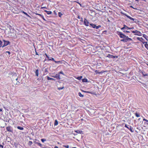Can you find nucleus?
Instances as JSON below:
<instances>
[{
  "label": "nucleus",
  "instance_id": "nucleus-54",
  "mask_svg": "<svg viewBox=\"0 0 148 148\" xmlns=\"http://www.w3.org/2000/svg\"><path fill=\"white\" fill-rule=\"evenodd\" d=\"M77 18L79 19H80V16L79 15L78 16Z\"/></svg>",
  "mask_w": 148,
  "mask_h": 148
},
{
  "label": "nucleus",
  "instance_id": "nucleus-4",
  "mask_svg": "<svg viewBox=\"0 0 148 148\" xmlns=\"http://www.w3.org/2000/svg\"><path fill=\"white\" fill-rule=\"evenodd\" d=\"M3 41L4 42V44L2 45V47H3L6 46L10 43V42L8 41H6L4 40H3Z\"/></svg>",
  "mask_w": 148,
  "mask_h": 148
},
{
  "label": "nucleus",
  "instance_id": "nucleus-10",
  "mask_svg": "<svg viewBox=\"0 0 148 148\" xmlns=\"http://www.w3.org/2000/svg\"><path fill=\"white\" fill-rule=\"evenodd\" d=\"M122 14H124V15H125L126 16H127V18H128L134 21V18L131 17L130 16L127 15L126 14L124 13H122Z\"/></svg>",
  "mask_w": 148,
  "mask_h": 148
},
{
  "label": "nucleus",
  "instance_id": "nucleus-58",
  "mask_svg": "<svg viewBox=\"0 0 148 148\" xmlns=\"http://www.w3.org/2000/svg\"><path fill=\"white\" fill-rule=\"evenodd\" d=\"M54 148H58V147L57 146H55L54 147Z\"/></svg>",
  "mask_w": 148,
  "mask_h": 148
},
{
  "label": "nucleus",
  "instance_id": "nucleus-31",
  "mask_svg": "<svg viewBox=\"0 0 148 148\" xmlns=\"http://www.w3.org/2000/svg\"><path fill=\"white\" fill-rule=\"evenodd\" d=\"M62 14H63L61 12H59L58 13L59 16L60 17H61V16L62 15Z\"/></svg>",
  "mask_w": 148,
  "mask_h": 148
},
{
  "label": "nucleus",
  "instance_id": "nucleus-44",
  "mask_svg": "<svg viewBox=\"0 0 148 148\" xmlns=\"http://www.w3.org/2000/svg\"><path fill=\"white\" fill-rule=\"evenodd\" d=\"M134 27H130L129 29H134Z\"/></svg>",
  "mask_w": 148,
  "mask_h": 148
},
{
  "label": "nucleus",
  "instance_id": "nucleus-14",
  "mask_svg": "<svg viewBox=\"0 0 148 148\" xmlns=\"http://www.w3.org/2000/svg\"><path fill=\"white\" fill-rule=\"evenodd\" d=\"M101 27V26L100 25H99L98 26L96 25L95 29H97L96 31L97 32H99V28Z\"/></svg>",
  "mask_w": 148,
  "mask_h": 148
},
{
  "label": "nucleus",
  "instance_id": "nucleus-16",
  "mask_svg": "<svg viewBox=\"0 0 148 148\" xmlns=\"http://www.w3.org/2000/svg\"><path fill=\"white\" fill-rule=\"evenodd\" d=\"M47 79L48 80H52L54 81H55L56 80L55 79L53 78H50V77H49L48 76H47Z\"/></svg>",
  "mask_w": 148,
  "mask_h": 148
},
{
  "label": "nucleus",
  "instance_id": "nucleus-41",
  "mask_svg": "<svg viewBox=\"0 0 148 148\" xmlns=\"http://www.w3.org/2000/svg\"><path fill=\"white\" fill-rule=\"evenodd\" d=\"M125 27L124 26V25H123V27H122L121 28V29L122 30H124V29H125Z\"/></svg>",
  "mask_w": 148,
  "mask_h": 148
},
{
  "label": "nucleus",
  "instance_id": "nucleus-38",
  "mask_svg": "<svg viewBox=\"0 0 148 148\" xmlns=\"http://www.w3.org/2000/svg\"><path fill=\"white\" fill-rule=\"evenodd\" d=\"M64 87H59V88H58V89L59 90H61L63 89H64Z\"/></svg>",
  "mask_w": 148,
  "mask_h": 148
},
{
  "label": "nucleus",
  "instance_id": "nucleus-34",
  "mask_svg": "<svg viewBox=\"0 0 148 148\" xmlns=\"http://www.w3.org/2000/svg\"><path fill=\"white\" fill-rule=\"evenodd\" d=\"M44 72L45 73H48V69H45V70Z\"/></svg>",
  "mask_w": 148,
  "mask_h": 148
},
{
  "label": "nucleus",
  "instance_id": "nucleus-1",
  "mask_svg": "<svg viewBox=\"0 0 148 148\" xmlns=\"http://www.w3.org/2000/svg\"><path fill=\"white\" fill-rule=\"evenodd\" d=\"M117 34L120 38H123L120 40L121 41L127 42L128 41H132V38H129L128 36L123 34L121 32L118 31L117 32Z\"/></svg>",
  "mask_w": 148,
  "mask_h": 148
},
{
  "label": "nucleus",
  "instance_id": "nucleus-43",
  "mask_svg": "<svg viewBox=\"0 0 148 148\" xmlns=\"http://www.w3.org/2000/svg\"><path fill=\"white\" fill-rule=\"evenodd\" d=\"M95 72L96 74L100 73L98 72V71L97 70L95 71Z\"/></svg>",
  "mask_w": 148,
  "mask_h": 148
},
{
  "label": "nucleus",
  "instance_id": "nucleus-56",
  "mask_svg": "<svg viewBox=\"0 0 148 148\" xmlns=\"http://www.w3.org/2000/svg\"><path fill=\"white\" fill-rule=\"evenodd\" d=\"M2 110V109L0 108V112H1Z\"/></svg>",
  "mask_w": 148,
  "mask_h": 148
},
{
  "label": "nucleus",
  "instance_id": "nucleus-48",
  "mask_svg": "<svg viewBox=\"0 0 148 148\" xmlns=\"http://www.w3.org/2000/svg\"><path fill=\"white\" fill-rule=\"evenodd\" d=\"M141 73H142V74L143 75V74H145V72H142V71L141 72Z\"/></svg>",
  "mask_w": 148,
  "mask_h": 148
},
{
  "label": "nucleus",
  "instance_id": "nucleus-2",
  "mask_svg": "<svg viewBox=\"0 0 148 148\" xmlns=\"http://www.w3.org/2000/svg\"><path fill=\"white\" fill-rule=\"evenodd\" d=\"M45 55L46 56V57L48 59V60H51L54 61L56 63H61V61H56L53 58H51V59H49V57L47 55L46 53L45 54Z\"/></svg>",
  "mask_w": 148,
  "mask_h": 148
},
{
  "label": "nucleus",
  "instance_id": "nucleus-60",
  "mask_svg": "<svg viewBox=\"0 0 148 148\" xmlns=\"http://www.w3.org/2000/svg\"><path fill=\"white\" fill-rule=\"evenodd\" d=\"M42 9H43V8H46V7H42L41 8Z\"/></svg>",
  "mask_w": 148,
  "mask_h": 148
},
{
  "label": "nucleus",
  "instance_id": "nucleus-5",
  "mask_svg": "<svg viewBox=\"0 0 148 148\" xmlns=\"http://www.w3.org/2000/svg\"><path fill=\"white\" fill-rule=\"evenodd\" d=\"M90 23L89 21L86 18H84V25L86 26H88L90 25Z\"/></svg>",
  "mask_w": 148,
  "mask_h": 148
},
{
  "label": "nucleus",
  "instance_id": "nucleus-30",
  "mask_svg": "<svg viewBox=\"0 0 148 148\" xmlns=\"http://www.w3.org/2000/svg\"><path fill=\"white\" fill-rule=\"evenodd\" d=\"M145 47L148 50V44L147 43H145Z\"/></svg>",
  "mask_w": 148,
  "mask_h": 148
},
{
  "label": "nucleus",
  "instance_id": "nucleus-22",
  "mask_svg": "<svg viewBox=\"0 0 148 148\" xmlns=\"http://www.w3.org/2000/svg\"><path fill=\"white\" fill-rule=\"evenodd\" d=\"M22 12L23 13V14H25V15H26L27 16L30 17V16L26 12H25L24 11H22Z\"/></svg>",
  "mask_w": 148,
  "mask_h": 148
},
{
  "label": "nucleus",
  "instance_id": "nucleus-53",
  "mask_svg": "<svg viewBox=\"0 0 148 148\" xmlns=\"http://www.w3.org/2000/svg\"><path fill=\"white\" fill-rule=\"evenodd\" d=\"M6 53H8V54L9 55L11 53L10 52V51H6Z\"/></svg>",
  "mask_w": 148,
  "mask_h": 148
},
{
  "label": "nucleus",
  "instance_id": "nucleus-62",
  "mask_svg": "<svg viewBox=\"0 0 148 148\" xmlns=\"http://www.w3.org/2000/svg\"><path fill=\"white\" fill-rule=\"evenodd\" d=\"M136 1H139L140 0H135Z\"/></svg>",
  "mask_w": 148,
  "mask_h": 148
},
{
  "label": "nucleus",
  "instance_id": "nucleus-33",
  "mask_svg": "<svg viewBox=\"0 0 148 148\" xmlns=\"http://www.w3.org/2000/svg\"><path fill=\"white\" fill-rule=\"evenodd\" d=\"M58 74H59V75L60 74H62L63 75H64V74L63 71H60L59 73H58Z\"/></svg>",
  "mask_w": 148,
  "mask_h": 148
},
{
  "label": "nucleus",
  "instance_id": "nucleus-36",
  "mask_svg": "<svg viewBox=\"0 0 148 148\" xmlns=\"http://www.w3.org/2000/svg\"><path fill=\"white\" fill-rule=\"evenodd\" d=\"M2 42L0 40V47H2Z\"/></svg>",
  "mask_w": 148,
  "mask_h": 148
},
{
  "label": "nucleus",
  "instance_id": "nucleus-40",
  "mask_svg": "<svg viewBox=\"0 0 148 148\" xmlns=\"http://www.w3.org/2000/svg\"><path fill=\"white\" fill-rule=\"evenodd\" d=\"M143 76L144 77L148 76V74L145 73V74H143Z\"/></svg>",
  "mask_w": 148,
  "mask_h": 148
},
{
  "label": "nucleus",
  "instance_id": "nucleus-11",
  "mask_svg": "<svg viewBox=\"0 0 148 148\" xmlns=\"http://www.w3.org/2000/svg\"><path fill=\"white\" fill-rule=\"evenodd\" d=\"M143 121H145V122L144 123V125H148V120L147 119L144 118L143 119Z\"/></svg>",
  "mask_w": 148,
  "mask_h": 148
},
{
  "label": "nucleus",
  "instance_id": "nucleus-61",
  "mask_svg": "<svg viewBox=\"0 0 148 148\" xmlns=\"http://www.w3.org/2000/svg\"><path fill=\"white\" fill-rule=\"evenodd\" d=\"M18 77H17V78L16 79V81H17V80H18Z\"/></svg>",
  "mask_w": 148,
  "mask_h": 148
},
{
  "label": "nucleus",
  "instance_id": "nucleus-55",
  "mask_svg": "<svg viewBox=\"0 0 148 148\" xmlns=\"http://www.w3.org/2000/svg\"><path fill=\"white\" fill-rule=\"evenodd\" d=\"M130 31H126V32H127V33H130Z\"/></svg>",
  "mask_w": 148,
  "mask_h": 148
},
{
  "label": "nucleus",
  "instance_id": "nucleus-27",
  "mask_svg": "<svg viewBox=\"0 0 148 148\" xmlns=\"http://www.w3.org/2000/svg\"><path fill=\"white\" fill-rule=\"evenodd\" d=\"M124 26L125 27V29H129L130 27H128L127 25H124Z\"/></svg>",
  "mask_w": 148,
  "mask_h": 148
},
{
  "label": "nucleus",
  "instance_id": "nucleus-19",
  "mask_svg": "<svg viewBox=\"0 0 148 148\" xmlns=\"http://www.w3.org/2000/svg\"><path fill=\"white\" fill-rule=\"evenodd\" d=\"M82 81L83 82H88L87 80V79H86V78H84L83 79H82Z\"/></svg>",
  "mask_w": 148,
  "mask_h": 148
},
{
  "label": "nucleus",
  "instance_id": "nucleus-6",
  "mask_svg": "<svg viewBox=\"0 0 148 148\" xmlns=\"http://www.w3.org/2000/svg\"><path fill=\"white\" fill-rule=\"evenodd\" d=\"M125 127L130 130L131 132H134V130H133V128L131 126H129V127H128L126 124H125Z\"/></svg>",
  "mask_w": 148,
  "mask_h": 148
},
{
  "label": "nucleus",
  "instance_id": "nucleus-25",
  "mask_svg": "<svg viewBox=\"0 0 148 148\" xmlns=\"http://www.w3.org/2000/svg\"><path fill=\"white\" fill-rule=\"evenodd\" d=\"M135 114L137 117H139L140 116V114L139 113H138L137 112H136L135 113Z\"/></svg>",
  "mask_w": 148,
  "mask_h": 148
},
{
  "label": "nucleus",
  "instance_id": "nucleus-52",
  "mask_svg": "<svg viewBox=\"0 0 148 148\" xmlns=\"http://www.w3.org/2000/svg\"><path fill=\"white\" fill-rule=\"evenodd\" d=\"M144 24L145 25H147V26H148V23H145V22H144Z\"/></svg>",
  "mask_w": 148,
  "mask_h": 148
},
{
  "label": "nucleus",
  "instance_id": "nucleus-13",
  "mask_svg": "<svg viewBox=\"0 0 148 148\" xmlns=\"http://www.w3.org/2000/svg\"><path fill=\"white\" fill-rule=\"evenodd\" d=\"M90 27H92L94 29L95 28V27L96 25L95 24L92 23H90Z\"/></svg>",
  "mask_w": 148,
  "mask_h": 148
},
{
  "label": "nucleus",
  "instance_id": "nucleus-59",
  "mask_svg": "<svg viewBox=\"0 0 148 148\" xmlns=\"http://www.w3.org/2000/svg\"><path fill=\"white\" fill-rule=\"evenodd\" d=\"M127 31L126 30H124L123 31L124 32H126V31Z\"/></svg>",
  "mask_w": 148,
  "mask_h": 148
},
{
  "label": "nucleus",
  "instance_id": "nucleus-63",
  "mask_svg": "<svg viewBox=\"0 0 148 148\" xmlns=\"http://www.w3.org/2000/svg\"><path fill=\"white\" fill-rule=\"evenodd\" d=\"M43 148H47V147H42Z\"/></svg>",
  "mask_w": 148,
  "mask_h": 148
},
{
  "label": "nucleus",
  "instance_id": "nucleus-20",
  "mask_svg": "<svg viewBox=\"0 0 148 148\" xmlns=\"http://www.w3.org/2000/svg\"><path fill=\"white\" fill-rule=\"evenodd\" d=\"M44 11L45 12L48 14H51L52 13L51 11H49L46 10H45Z\"/></svg>",
  "mask_w": 148,
  "mask_h": 148
},
{
  "label": "nucleus",
  "instance_id": "nucleus-64",
  "mask_svg": "<svg viewBox=\"0 0 148 148\" xmlns=\"http://www.w3.org/2000/svg\"><path fill=\"white\" fill-rule=\"evenodd\" d=\"M72 148H77L76 147H73Z\"/></svg>",
  "mask_w": 148,
  "mask_h": 148
},
{
  "label": "nucleus",
  "instance_id": "nucleus-49",
  "mask_svg": "<svg viewBox=\"0 0 148 148\" xmlns=\"http://www.w3.org/2000/svg\"><path fill=\"white\" fill-rule=\"evenodd\" d=\"M130 8H132L133 9H136L135 8H134L133 6H132V5H130Z\"/></svg>",
  "mask_w": 148,
  "mask_h": 148
},
{
  "label": "nucleus",
  "instance_id": "nucleus-9",
  "mask_svg": "<svg viewBox=\"0 0 148 148\" xmlns=\"http://www.w3.org/2000/svg\"><path fill=\"white\" fill-rule=\"evenodd\" d=\"M137 39L142 42L143 44H144L145 43H147V42H143V41L144 40L142 38H139L138 37L137 38Z\"/></svg>",
  "mask_w": 148,
  "mask_h": 148
},
{
  "label": "nucleus",
  "instance_id": "nucleus-39",
  "mask_svg": "<svg viewBox=\"0 0 148 148\" xmlns=\"http://www.w3.org/2000/svg\"><path fill=\"white\" fill-rule=\"evenodd\" d=\"M35 14L36 15H38L39 16H40V17H41L42 16V15H41V14H38V13H35Z\"/></svg>",
  "mask_w": 148,
  "mask_h": 148
},
{
  "label": "nucleus",
  "instance_id": "nucleus-15",
  "mask_svg": "<svg viewBox=\"0 0 148 148\" xmlns=\"http://www.w3.org/2000/svg\"><path fill=\"white\" fill-rule=\"evenodd\" d=\"M33 143L35 144L38 145L39 146L41 147H42V145L40 143L37 142L35 141H34Z\"/></svg>",
  "mask_w": 148,
  "mask_h": 148
},
{
  "label": "nucleus",
  "instance_id": "nucleus-12",
  "mask_svg": "<svg viewBox=\"0 0 148 148\" xmlns=\"http://www.w3.org/2000/svg\"><path fill=\"white\" fill-rule=\"evenodd\" d=\"M75 132L78 134H83V132L81 130H77L75 131Z\"/></svg>",
  "mask_w": 148,
  "mask_h": 148
},
{
  "label": "nucleus",
  "instance_id": "nucleus-51",
  "mask_svg": "<svg viewBox=\"0 0 148 148\" xmlns=\"http://www.w3.org/2000/svg\"><path fill=\"white\" fill-rule=\"evenodd\" d=\"M35 52H36V55H39V54H38V53L36 52V50H35Z\"/></svg>",
  "mask_w": 148,
  "mask_h": 148
},
{
  "label": "nucleus",
  "instance_id": "nucleus-28",
  "mask_svg": "<svg viewBox=\"0 0 148 148\" xmlns=\"http://www.w3.org/2000/svg\"><path fill=\"white\" fill-rule=\"evenodd\" d=\"M62 146L63 147H64L66 148H69V146L68 145H64Z\"/></svg>",
  "mask_w": 148,
  "mask_h": 148
},
{
  "label": "nucleus",
  "instance_id": "nucleus-24",
  "mask_svg": "<svg viewBox=\"0 0 148 148\" xmlns=\"http://www.w3.org/2000/svg\"><path fill=\"white\" fill-rule=\"evenodd\" d=\"M143 36L146 40H147V38H148V37L145 34H143Z\"/></svg>",
  "mask_w": 148,
  "mask_h": 148
},
{
  "label": "nucleus",
  "instance_id": "nucleus-21",
  "mask_svg": "<svg viewBox=\"0 0 148 148\" xmlns=\"http://www.w3.org/2000/svg\"><path fill=\"white\" fill-rule=\"evenodd\" d=\"M78 95L80 97H84V95H82L81 93L80 92H79L78 93Z\"/></svg>",
  "mask_w": 148,
  "mask_h": 148
},
{
  "label": "nucleus",
  "instance_id": "nucleus-23",
  "mask_svg": "<svg viewBox=\"0 0 148 148\" xmlns=\"http://www.w3.org/2000/svg\"><path fill=\"white\" fill-rule=\"evenodd\" d=\"M58 121H57V120H55V122H54V125H58Z\"/></svg>",
  "mask_w": 148,
  "mask_h": 148
},
{
  "label": "nucleus",
  "instance_id": "nucleus-3",
  "mask_svg": "<svg viewBox=\"0 0 148 148\" xmlns=\"http://www.w3.org/2000/svg\"><path fill=\"white\" fill-rule=\"evenodd\" d=\"M132 33H134L135 35H136L139 36H141L142 35V34L140 32L137 30H136L135 31H132Z\"/></svg>",
  "mask_w": 148,
  "mask_h": 148
},
{
  "label": "nucleus",
  "instance_id": "nucleus-37",
  "mask_svg": "<svg viewBox=\"0 0 148 148\" xmlns=\"http://www.w3.org/2000/svg\"><path fill=\"white\" fill-rule=\"evenodd\" d=\"M118 58V56H112V58Z\"/></svg>",
  "mask_w": 148,
  "mask_h": 148
},
{
  "label": "nucleus",
  "instance_id": "nucleus-47",
  "mask_svg": "<svg viewBox=\"0 0 148 148\" xmlns=\"http://www.w3.org/2000/svg\"><path fill=\"white\" fill-rule=\"evenodd\" d=\"M3 146L2 145L0 144V147H1V148H3Z\"/></svg>",
  "mask_w": 148,
  "mask_h": 148
},
{
  "label": "nucleus",
  "instance_id": "nucleus-32",
  "mask_svg": "<svg viewBox=\"0 0 148 148\" xmlns=\"http://www.w3.org/2000/svg\"><path fill=\"white\" fill-rule=\"evenodd\" d=\"M32 144V142L31 141H29L28 144L29 145L31 146Z\"/></svg>",
  "mask_w": 148,
  "mask_h": 148
},
{
  "label": "nucleus",
  "instance_id": "nucleus-26",
  "mask_svg": "<svg viewBox=\"0 0 148 148\" xmlns=\"http://www.w3.org/2000/svg\"><path fill=\"white\" fill-rule=\"evenodd\" d=\"M82 76H80L79 77H77V79H78V80H80L82 79Z\"/></svg>",
  "mask_w": 148,
  "mask_h": 148
},
{
  "label": "nucleus",
  "instance_id": "nucleus-50",
  "mask_svg": "<svg viewBox=\"0 0 148 148\" xmlns=\"http://www.w3.org/2000/svg\"><path fill=\"white\" fill-rule=\"evenodd\" d=\"M54 13L55 15H57L56 12L55 11H54Z\"/></svg>",
  "mask_w": 148,
  "mask_h": 148
},
{
  "label": "nucleus",
  "instance_id": "nucleus-46",
  "mask_svg": "<svg viewBox=\"0 0 148 148\" xmlns=\"http://www.w3.org/2000/svg\"><path fill=\"white\" fill-rule=\"evenodd\" d=\"M6 122H9V120L7 119L6 118Z\"/></svg>",
  "mask_w": 148,
  "mask_h": 148
},
{
  "label": "nucleus",
  "instance_id": "nucleus-7",
  "mask_svg": "<svg viewBox=\"0 0 148 148\" xmlns=\"http://www.w3.org/2000/svg\"><path fill=\"white\" fill-rule=\"evenodd\" d=\"M6 129L9 132H13V128L10 126L7 127H6Z\"/></svg>",
  "mask_w": 148,
  "mask_h": 148
},
{
  "label": "nucleus",
  "instance_id": "nucleus-35",
  "mask_svg": "<svg viewBox=\"0 0 148 148\" xmlns=\"http://www.w3.org/2000/svg\"><path fill=\"white\" fill-rule=\"evenodd\" d=\"M41 141H42V142H44V141H46V139L42 138L41 139Z\"/></svg>",
  "mask_w": 148,
  "mask_h": 148
},
{
  "label": "nucleus",
  "instance_id": "nucleus-42",
  "mask_svg": "<svg viewBox=\"0 0 148 148\" xmlns=\"http://www.w3.org/2000/svg\"><path fill=\"white\" fill-rule=\"evenodd\" d=\"M44 20L46 21V20L44 18V16L42 15V16L41 17Z\"/></svg>",
  "mask_w": 148,
  "mask_h": 148
},
{
  "label": "nucleus",
  "instance_id": "nucleus-29",
  "mask_svg": "<svg viewBox=\"0 0 148 148\" xmlns=\"http://www.w3.org/2000/svg\"><path fill=\"white\" fill-rule=\"evenodd\" d=\"M112 55H111L110 54H108V56H107V57H108L109 58H112Z\"/></svg>",
  "mask_w": 148,
  "mask_h": 148
},
{
  "label": "nucleus",
  "instance_id": "nucleus-8",
  "mask_svg": "<svg viewBox=\"0 0 148 148\" xmlns=\"http://www.w3.org/2000/svg\"><path fill=\"white\" fill-rule=\"evenodd\" d=\"M52 77L54 78H56L58 80L61 79L60 75L58 74H56L55 76H52Z\"/></svg>",
  "mask_w": 148,
  "mask_h": 148
},
{
  "label": "nucleus",
  "instance_id": "nucleus-18",
  "mask_svg": "<svg viewBox=\"0 0 148 148\" xmlns=\"http://www.w3.org/2000/svg\"><path fill=\"white\" fill-rule=\"evenodd\" d=\"M17 128L20 130H23L24 128L23 127H20L19 126H18L17 127Z\"/></svg>",
  "mask_w": 148,
  "mask_h": 148
},
{
  "label": "nucleus",
  "instance_id": "nucleus-17",
  "mask_svg": "<svg viewBox=\"0 0 148 148\" xmlns=\"http://www.w3.org/2000/svg\"><path fill=\"white\" fill-rule=\"evenodd\" d=\"M38 71H39L38 70V69H37L36 70V71L35 72L36 75L37 76H38L39 75Z\"/></svg>",
  "mask_w": 148,
  "mask_h": 148
},
{
  "label": "nucleus",
  "instance_id": "nucleus-57",
  "mask_svg": "<svg viewBox=\"0 0 148 148\" xmlns=\"http://www.w3.org/2000/svg\"><path fill=\"white\" fill-rule=\"evenodd\" d=\"M81 20H80L81 21H83V18H81Z\"/></svg>",
  "mask_w": 148,
  "mask_h": 148
},
{
  "label": "nucleus",
  "instance_id": "nucleus-45",
  "mask_svg": "<svg viewBox=\"0 0 148 148\" xmlns=\"http://www.w3.org/2000/svg\"><path fill=\"white\" fill-rule=\"evenodd\" d=\"M82 91H83L84 92H87L88 93H91L90 92H88H88H86V91H83V90Z\"/></svg>",
  "mask_w": 148,
  "mask_h": 148
}]
</instances>
